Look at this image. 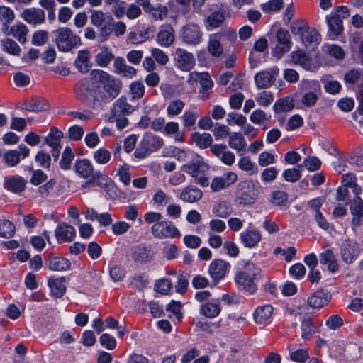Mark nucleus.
Segmentation results:
<instances>
[{
	"label": "nucleus",
	"instance_id": "nucleus-38",
	"mask_svg": "<svg viewBox=\"0 0 363 363\" xmlns=\"http://www.w3.org/2000/svg\"><path fill=\"white\" fill-rule=\"evenodd\" d=\"M228 145L238 152H244L246 150L247 144L243 135L240 133L234 132L229 136Z\"/></svg>",
	"mask_w": 363,
	"mask_h": 363
},
{
	"label": "nucleus",
	"instance_id": "nucleus-26",
	"mask_svg": "<svg viewBox=\"0 0 363 363\" xmlns=\"http://www.w3.org/2000/svg\"><path fill=\"white\" fill-rule=\"evenodd\" d=\"M75 233L74 228L65 223H60L55 230L56 239L60 243L71 242L75 237Z\"/></svg>",
	"mask_w": 363,
	"mask_h": 363
},
{
	"label": "nucleus",
	"instance_id": "nucleus-11",
	"mask_svg": "<svg viewBox=\"0 0 363 363\" xmlns=\"http://www.w3.org/2000/svg\"><path fill=\"white\" fill-rule=\"evenodd\" d=\"M257 190L255 184L251 181L240 182L236 191V201L243 206L255 203L257 198Z\"/></svg>",
	"mask_w": 363,
	"mask_h": 363
},
{
	"label": "nucleus",
	"instance_id": "nucleus-34",
	"mask_svg": "<svg viewBox=\"0 0 363 363\" xmlns=\"http://www.w3.org/2000/svg\"><path fill=\"white\" fill-rule=\"evenodd\" d=\"M220 35V33L211 35L208 42V51L215 57H220L223 52V45L218 38Z\"/></svg>",
	"mask_w": 363,
	"mask_h": 363
},
{
	"label": "nucleus",
	"instance_id": "nucleus-31",
	"mask_svg": "<svg viewBox=\"0 0 363 363\" xmlns=\"http://www.w3.org/2000/svg\"><path fill=\"white\" fill-rule=\"evenodd\" d=\"M90 59L91 54L89 50H82L78 52L74 64L80 72L86 73L89 71L91 67Z\"/></svg>",
	"mask_w": 363,
	"mask_h": 363
},
{
	"label": "nucleus",
	"instance_id": "nucleus-4",
	"mask_svg": "<svg viewBox=\"0 0 363 363\" xmlns=\"http://www.w3.org/2000/svg\"><path fill=\"white\" fill-rule=\"evenodd\" d=\"M291 33L298 36L306 49L314 50L321 42V35L313 27H310L307 21L296 19L290 26Z\"/></svg>",
	"mask_w": 363,
	"mask_h": 363
},
{
	"label": "nucleus",
	"instance_id": "nucleus-59",
	"mask_svg": "<svg viewBox=\"0 0 363 363\" xmlns=\"http://www.w3.org/2000/svg\"><path fill=\"white\" fill-rule=\"evenodd\" d=\"M291 60L294 64L306 67L309 65V59L302 50L294 51L291 53Z\"/></svg>",
	"mask_w": 363,
	"mask_h": 363
},
{
	"label": "nucleus",
	"instance_id": "nucleus-19",
	"mask_svg": "<svg viewBox=\"0 0 363 363\" xmlns=\"http://www.w3.org/2000/svg\"><path fill=\"white\" fill-rule=\"evenodd\" d=\"M175 40V32L170 25H164L160 27L157 34L156 41L159 45L164 48H169Z\"/></svg>",
	"mask_w": 363,
	"mask_h": 363
},
{
	"label": "nucleus",
	"instance_id": "nucleus-52",
	"mask_svg": "<svg viewBox=\"0 0 363 363\" xmlns=\"http://www.w3.org/2000/svg\"><path fill=\"white\" fill-rule=\"evenodd\" d=\"M238 166L241 170L247 172L249 175L255 174L258 172L257 167L248 157H241L238 161Z\"/></svg>",
	"mask_w": 363,
	"mask_h": 363
},
{
	"label": "nucleus",
	"instance_id": "nucleus-13",
	"mask_svg": "<svg viewBox=\"0 0 363 363\" xmlns=\"http://www.w3.org/2000/svg\"><path fill=\"white\" fill-rule=\"evenodd\" d=\"M175 67L183 71H191L196 65V59L192 52L182 48H176L173 54Z\"/></svg>",
	"mask_w": 363,
	"mask_h": 363
},
{
	"label": "nucleus",
	"instance_id": "nucleus-60",
	"mask_svg": "<svg viewBox=\"0 0 363 363\" xmlns=\"http://www.w3.org/2000/svg\"><path fill=\"white\" fill-rule=\"evenodd\" d=\"M4 160L9 167H15L21 161L20 153L18 150H9L4 153Z\"/></svg>",
	"mask_w": 363,
	"mask_h": 363
},
{
	"label": "nucleus",
	"instance_id": "nucleus-50",
	"mask_svg": "<svg viewBox=\"0 0 363 363\" xmlns=\"http://www.w3.org/2000/svg\"><path fill=\"white\" fill-rule=\"evenodd\" d=\"M112 20L111 16H106L101 10H93L91 11L90 21L93 26L101 27L106 21V19Z\"/></svg>",
	"mask_w": 363,
	"mask_h": 363
},
{
	"label": "nucleus",
	"instance_id": "nucleus-58",
	"mask_svg": "<svg viewBox=\"0 0 363 363\" xmlns=\"http://www.w3.org/2000/svg\"><path fill=\"white\" fill-rule=\"evenodd\" d=\"M255 100L260 106L267 107L272 103L274 95L270 91H262L257 94Z\"/></svg>",
	"mask_w": 363,
	"mask_h": 363
},
{
	"label": "nucleus",
	"instance_id": "nucleus-64",
	"mask_svg": "<svg viewBox=\"0 0 363 363\" xmlns=\"http://www.w3.org/2000/svg\"><path fill=\"white\" fill-rule=\"evenodd\" d=\"M271 202L278 206H284L288 202V194L283 191H275L272 193Z\"/></svg>",
	"mask_w": 363,
	"mask_h": 363
},
{
	"label": "nucleus",
	"instance_id": "nucleus-21",
	"mask_svg": "<svg viewBox=\"0 0 363 363\" xmlns=\"http://www.w3.org/2000/svg\"><path fill=\"white\" fill-rule=\"evenodd\" d=\"M203 196L201 189L194 185H189L182 189L179 198L184 203H194L199 201Z\"/></svg>",
	"mask_w": 363,
	"mask_h": 363
},
{
	"label": "nucleus",
	"instance_id": "nucleus-14",
	"mask_svg": "<svg viewBox=\"0 0 363 363\" xmlns=\"http://www.w3.org/2000/svg\"><path fill=\"white\" fill-rule=\"evenodd\" d=\"M340 252L342 260L345 263L352 264L359 255L360 248L356 241L346 239L340 245Z\"/></svg>",
	"mask_w": 363,
	"mask_h": 363
},
{
	"label": "nucleus",
	"instance_id": "nucleus-51",
	"mask_svg": "<svg viewBox=\"0 0 363 363\" xmlns=\"http://www.w3.org/2000/svg\"><path fill=\"white\" fill-rule=\"evenodd\" d=\"M348 157L350 164L363 167V145H359L351 150Z\"/></svg>",
	"mask_w": 363,
	"mask_h": 363
},
{
	"label": "nucleus",
	"instance_id": "nucleus-8",
	"mask_svg": "<svg viewBox=\"0 0 363 363\" xmlns=\"http://www.w3.org/2000/svg\"><path fill=\"white\" fill-rule=\"evenodd\" d=\"M55 43L60 51L69 52L82 44L79 35L67 27L57 29L55 32Z\"/></svg>",
	"mask_w": 363,
	"mask_h": 363
},
{
	"label": "nucleus",
	"instance_id": "nucleus-16",
	"mask_svg": "<svg viewBox=\"0 0 363 363\" xmlns=\"http://www.w3.org/2000/svg\"><path fill=\"white\" fill-rule=\"evenodd\" d=\"M187 83L190 85H194L197 82H199L201 89L199 92L204 94L211 89L213 86V82L208 72H192L188 75Z\"/></svg>",
	"mask_w": 363,
	"mask_h": 363
},
{
	"label": "nucleus",
	"instance_id": "nucleus-22",
	"mask_svg": "<svg viewBox=\"0 0 363 363\" xmlns=\"http://www.w3.org/2000/svg\"><path fill=\"white\" fill-rule=\"evenodd\" d=\"M230 267V264L220 259L213 260L208 269V272L211 278L215 280H220L223 279L228 273Z\"/></svg>",
	"mask_w": 363,
	"mask_h": 363
},
{
	"label": "nucleus",
	"instance_id": "nucleus-1",
	"mask_svg": "<svg viewBox=\"0 0 363 363\" xmlns=\"http://www.w3.org/2000/svg\"><path fill=\"white\" fill-rule=\"evenodd\" d=\"M262 269L250 261L241 260L235 275L236 284L250 294L256 292V281L261 277Z\"/></svg>",
	"mask_w": 363,
	"mask_h": 363
},
{
	"label": "nucleus",
	"instance_id": "nucleus-57",
	"mask_svg": "<svg viewBox=\"0 0 363 363\" xmlns=\"http://www.w3.org/2000/svg\"><path fill=\"white\" fill-rule=\"evenodd\" d=\"M323 50L336 59H343L345 57V52L342 48L335 44H325L323 46Z\"/></svg>",
	"mask_w": 363,
	"mask_h": 363
},
{
	"label": "nucleus",
	"instance_id": "nucleus-29",
	"mask_svg": "<svg viewBox=\"0 0 363 363\" xmlns=\"http://www.w3.org/2000/svg\"><path fill=\"white\" fill-rule=\"evenodd\" d=\"M221 311L220 301L218 299H211L201 305L200 313L206 318H213Z\"/></svg>",
	"mask_w": 363,
	"mask_h": 363
},
{
	"label": "nucleus",
	"instance_id": "nucleus-2",
	"mask_svg": "<svg viewBox=\"0 0 363 363\" xmlns=\"http://www.w3.org/2000/svg\"><path fill=\"white\" fill-rule=\"evenodd\" d=\"M77 97L94 109H101L106 104V96L100 86L91 83L88 79L80 80L75 86Z\"/></svg>",
	"mask_w": 363,
	"mask_h": 363
},
{
	"label": "nucleus",
	"instance_id": "nucleus-24",
	"mask_svg": "<svg viewBox=\"0 0 363 363\" xmlns=\"http://www.w3.org/2000/svg\"><path fill=\"white\" fill-rule=\"evenodd\" d=\"M350 210L352 215V227L359 226L363 220V200L359 196H355L350 202Z\"/></svg>",
	"mask_w": 363,
	"mask_h": 363
},
{
	"label": "nucleus",
	"instance_id": "nucleus-40",
	"mask_svg": "<svg viewBox=\"0 0 363 363\" xmlns=\"http://www.w3.org/2000/svg\"><path fill=\"white\" fill-rule=\"evenodd\" d=\"M132 256L135 262L140 263L150 262L152 257L151 250L144 245H138L134 247Z\"/></svg>",
	"mask_w": 363,
	"mask_h": 363
},
{
	"label": "nucleus",
	"instance_id": "nucleus-45",
	"mask_svg": "<svg viewBox=\"0 0 363 363\" xmlns=\"http://www.w3.org/2000/svg\"><path fill=\"white\" fill-rule=\"evenodd\" d=\"M284 7L283 0H268L260 4V9L265 14L278 13Z\"/></svg>",
	"mask_w": 363,
	"mask_h": 363
},
{
	"label": "nucleus",
	"instance_id": "nucleus-20",
	"mask_svg": "<svg viewBox=\"0 0 363 363\" xmlns=\"http://www.w3.org/2000/svg\"><path fill=\"white\" fill-rule=\"evenodd\" d=\"M211 150L216 157L227 166H232L235 162V154L228 150L225 145L216 144L211 145Z\"/></svg>",
	"mask_w": 363,
	"mask_h": 363
},
{
	"label": "nucleus",
	"instance_id": "nucleus-55",
	"mask_svg": "<svg viewBox=\"0 0 363 363\" xmlns=\"http://www.w3.org/2000/svg\"><path fill=\"white\" fill-rule=\"evenodd\" d=\"M322 162L319 158L315 156H308L306 157L302 164L298 165L299 168L306 167L309 172H315L320 169Z\"/></svg>",
	"mask_w": 363,
	"mask_h": 363
},
{
	"label": "nucleus",
	"instance_id": "nucleus-32",
	"mask_svg": "<svg viewBox=\"0 0 363 363\" xmlns=\"http://www.w3.org/2000/svg\"><path fill=\"white\" fill-rule=\"evenodd\" d=\"M319 325L314 323L311 318H304L301 322V337L304 340H309L319 331Z\"/></svg>",
	"mask_w": 363,
	"mask_h": 363
},
{
	"label": "nucleus",
	"instance_id": "nucleus-28",
	"mask_svg": "<svg viewBox=\"0 0 363 363\" xmlns=\"http://www.w3.org/2000/svg\"><path fill=\"white\" fill-rule=\"evenodd\" d=\"M326 22L329 28L328 32L329 38L335 40L343 31L342 21L330 13L326 16Z\"/></svg>",
	"mask_w": 363,
	"mask_h": 363
},
{
	"label": "nucleus",
	"instance_id": "nucleus-44",
	"mask_svg": "<svg viewBox=\"0 0 363 363\" xmlns=\"http://www.w3.org/2000/svg\"><path fill=\"white\" fill-rule=\"evenodd\" d=\"M212 212L217 217L226 218L233 213V208L229 202L223 201L213 205Z\"/></svg>",
	"mask_w": 363,
	"mask_h": 363
},
{
	"label": "nucleus",
	"instance_id": "nucleus-46",
	"mask_svg": "<svg viewBox=\"0 0 363 363\" xmlns=\"http://www.w3.org/2000/svg\"><path fill=\"white\" fill-rule=\"evenodd\" d=\"M48 266L52 271H64L70 267V262L66 258L55 257L49 259Z\"/></svg>",
	"mask_w": 363,
	"mask_h": 363
},
{
	"label": "nucleus",
	"instance_id": "nucleus-10",
	"mask_svg": "<svg viewBox=\"0 0 363 363\" xmlns=\"http://www.w3.org/2000/svg\"><path fill=\"white\" fill-rule=\"evenodd\" d=\"M179 36L185 45L196 46L202 42L203 33L198 24L188 23L181 28Z\"/></svg>",
	"mask_w": 363,
	"mask_h": 363
},
{
	"label": "nucleus",
	"instance_id": "nucleus-56",
	"mask_svg": "<svg viewBox=\"0 0 363 363\" xmlns=\"http://www.w3.org/2000/svg\"><path fill=\"white\" fill-rule=\"evenodd\" d=\"M185 104L181 99L172 101L167 107V113L169 116H176L179 115L184 108Z\"/></svg>",
	"mask_w": 363,
	"mask_h": 363
},
{
	"label": "nucleus",
	"instance_id": "nucleus-27",
	"mask_svg": "<svg viewBox=\"0 0 363 363\" xmlns=\"http://www.w3.org/2000/svg\"><path fill=\"white\" fill-rule=\"evenodd\" d=\"M240 238L245 247L252 248L260 242L262 235L258 230L247 228L240 233Z\"/></svg>",
	"mask_w": 363,
	"mask_h": 363
},
{
	"label": "nucleus",
	"instance_id": "nucleus-30",
	"mask_svg": "<svg viewBox=\"0 0 363 363\" xmlns=\"http://www.w3.org/2000/svg\"><path fill=\"white\" fill-rule=\"evenodd\" d=\"M225 13L220 11H216L207 16L203 22L207 30H212L222 26L225 21Z\"/></svg>",
	"mask_w": 363,
	"mask_h": 363
},
{
	"label": "nucleus",
	"instance_id": "nucleus-6",
	"mask_svg": "<svg viewBox=\"0 0 363 363\" xmlns=\"http://www.w3.org/2000/svg\"><path fill=\"white\" fill-rule=\"evenodd\" d=\"M321 94L319 83L315 81H302L299 84L298 91L294 98L297 103H300L307 108L315 105Z\"/></svg>",
	"mask_w": 363,
	"mask_h": 363
},
{
	"label": "nucleus",
	"instance_id": "nucleus-54",
	"mask_svg": "<svg viewBox=\"0 0 363 363\" xmlns=\"http://www.w3.org/2000/svg\"><path fill=\"white\" fill-rule=\"evenodd\" d=\"M74 158V155L69 146H67L64 150L62 158L60 161V167L64 170L69 169L72 162Z\"/></svg>",
	"mask_w": 363,
	"mask_h": 363
},
{
	"label": "nucleus",
	"instance_id": "nucleus-39",
	"mask_svg": "<svg viewBox=\"0 0 363 363\" xmlns=\"http://www.w3.org/2000/svg\"><path fill=\"white\" fill-rule=\"evenodd\" d=\"M320 262L322 264H327L328 269L330 272H335L338 269L337 259L331 250H326L319 255Z\"/></svg>",
	"mask_w": 363,
	"mask_h": 363
},
{
	"label": "nucleus",
	"instance_id": "nucleus-18",
	"mask_svg": "<svg viewBox=\"0 0 363 363\" xmlns=\"http://www.w3.org/2000/svg\"><path fill=\"white\" fill-rule=\"evenodd\" d=\"M21 17L27 23L35 26L45 21V13L38 8L31 7L24 9L21 13Z\"/></svg>",
	"mask_w": 363,
	"mask_h": 363
},
{
	"label": "nucleus",
	"instance_id": "nucleus-33",
	"mask_svg": "<svg viewBox=\"0 0 363 363\" xmlns=\"http://www.w3.org/2000/svg\"><path fill=\"white\" fill-rule=\"evenodd\" d=\"M273 308L271 305H264L258 307L254 313V319L257 323L265 324L272 318Z\"/></svg>",
	"mask_w": 363,
	"mask_h": 363
},
{
	"label": "nucleus",
	"instance_id": "nucleus-42",
	"mask_svg": "<svg viewBox=\"0 0 363 363\" xmlns=\"http://www.w3.org/2000/svg\"><path fill=\"white\" fill-rule=\"evenodd\" d=\"M114 59V55L106 47H101L100 51L95 56V62L97 65L106 67Z\"/></svg>",
	"mask_w": 363,
	"mask_h": 363
},
{
	"label": "nucleus",
	"instance_id": "nucleus-48",
	"mask_svg": "<svg viewBox=\"0 0 363 363\" xmlns=\"http://www.w3.org/2000/svg\"><path fill=\"white\" fill-rule=\"evenodd\" d=\"M16 233L15 225L9 220H0V237L11 238Z\"/></svg>",
	"mask_w": 363,
	"mask_h": 363
},
{
	"label": "nucleus",
	"instance_id": "nucleus-15",
	"mask_svg": "<svg viewBox=\"0 0 363 363\" xmlns=\"http://www.w3.org/2000/svg\"><path fill=\"white\" fill-rule=\"evenodd\" d=\"M279 72V69L276 66L257 72L254 77L257 88L261 89L270 87L275 82Z\"/></svg>",
	"mask_w": 363,
	"mask_h": 363
},
{
	"label": "nucleus",
	"instance_id": "nucleus-43",
	"mask_svg": "<svg viewBox=\"0 0 363 363\" xmlns=\"http://www.w3.org/2000/svg\"><path fill=\"white\" fill-rule=\"evenodd\" d=\"M28 28L23 23H18L11 27L8 35L16 38L21 43L26 41V35L28 33Z\"/></svg>",
	"mask_w": 363,
	"mask_h": 363
},
{
	"label": "nucleus",
	"instance_id": "nucleus-41",
	"mask_svg": "<svg viewBox=\"0 0 363 363\" xmlns=\"http://www.w3.org/2000/svg\"><path fill=\"white\" fill-rule=\"evenodd\" d=\"M63 137V133L56 127H52L50 133L45 137V141L48 145L52 148L62 147L61 139Z\"/></svg>",
	"mask_w": 363,
	"mask_h": 363
},
{
	"label": "nucleus",
	"instance_id": "nucleus-35",
	"mask_svg": "<svg viewBox=\"0 0 363 363\" xmlns=\"http://www.w3.org/2000/svg\"><path fill=\"white\" fill-rule=\"evenodd\" d=\"M190 153H194V152H186L185 150L180 149L174 146H169L163 151V155L164 157H170L177 159L180 162H186L190 159Z\"/></svg>",
	"mask_w": 363,
	"mask_h": 363
},
{
	"label": "nucleus",
	"instance_id": "nucleus-23",
	"mask_svg": "<svg viewBox=\"0 0 363 363\" xmlns=\"http://www.w3.org/2000/svg\"><path fill=\"white\" fill-rule=\"evenodd\" d=\"M330 299L331 294L329 291L318 290L308 298L307 303L312 308L319 309L327 305Z\"/></svg>",
	"mask_w": 363,
	"mask_h": 363
},
{
	"label": "nucleus",
	"instance_id": "nucleus-5",
	"mask_svg": "<svg viewBox=\"0 0 363 363\" xmlns=\"http://www.w3.org/2000/svg\"><path fill=\"white\" fill-rule=\"evenodd\" d=\"M188 162L183 164L181 169L194 179V182L203 187L209 184L207 173L209 166L205 162L203 158L196 153H190Z\"/></svg>",
	"mask_w": 363,
	"mask_h": 363
},
{
	"label": "nucleus",
	"instance_id": "nucleus-63",
	"mask_svg": "<svg viewBox=\"0 0 363 363\" xmlns=\"http://www.w3.org/2000/svg\"><path fill=\"white\" fill-rule=\"evenodd\" d=\"M282 176L288 182H296L301 177V171L298 168H289L283 172Z\"/></svg>",
	"mask_w": 363,
	"mask_h": 363
},
{
	"label": "nucleus",
	"instance_id": "nucleus-53",
	"mask_svg": "<svg viewBox=\"0 0 363 363\" xmlns=\"http://www.w3.org/2000/svg\"><path fill=\"white\" fill-rule=\"evenodd\" d=\"M93 158L99 164H106L111 159V152L106 148L101 147L93 152Z\"/></svg>",
	"mask_w": 363,
	"mask_h": 363
},
{
	"label": "nucleus",
	"instance_id": "nucleus-49",
	"mask_svg": "<svg viewBox=\"0 0 363 363\" xmlns=\"http://www.w3.org/2000/svg\"><path fill=\"white\" fill-rule=\"evenodd\" d=\"M325 91L330 94H337L341 90V84L338 81L333 80L329 77H324L321 79Z\"/></svg>",
	"mask_w": 363,
	"mask_h": 363
},
{
	"label": "nucleus",
	"instance_id": "nucleus-7",
	"mask_svg": "<svg viewBox=\"0 0 363 363\" xmlns=\"http://www.w3.org/2000/svg\"><path fill=\"white\" fill-rule=\"evenodd\" d=\"M91 75L95 82L101 85L106 93V99L108 98L111 100L119 94L121 89V82L119 79L101 69L92 70Z\"/></svg>",
	"mask_w": 363,
	"mask_h": 363
},
{
	"label": "nucleus",
	"instance_id": "nucleus-37",
	"mask_svg": "<svg viewBox=\"0 0 363 363\" xmlns=\"http://www.w3.org/2000/svg\"><path fill=\"white\" fill-rule=\"evenodd\" d=\"M65 277L55 279L50 278L48 279V286L51 289V294L55 298L62 297L66 291V286L64 285Z\"/></svg>",
	"mask_w": 363,
	"mask_h": 363
},
{
	"label": "nucleus",
	"instance_id": "nucleus-12",
	"mask_svg": "<svg viewBox=\"0 0 363 363\" xmlns=\"http://www.w3.org/2000/svg\"><path fill=\"white\" fill-rule=\"evenodd\" d=\"M153 236L157 239L177 238L181 232L174 224L168 220H162L155 223L151 228Z\"/></svg>",
	"mask_w": 363,
	"mask_h": 363
},
{
	"label": "nucleus",
	"instance_id": "nucleus-3",
	"mask_svg": "<svg viewBox=\"0 0 363 363\" xmlns=\"http://www.w3.org/2000/svg\"><path fill=\"white\" fill-rule=\"evenodd\" d=\"M76 174L83 179H91V182L106 189L113 185L112 180L100 170H95L92 162L87 158L78 159L74 166Z\"/></svg>",
	"mask_w": 363,
	"mask_h": 363
},
{
	"label": "nucleus",
	"instance_id": "nucleus-36",
	"mask_svg": "<svg viewBox=\"0 0 363 363\" xmlns=\"http://www.w3.org/2000/svg\"><path fill=\"white\" fill-rule=\"evenodd\" d=\"M134 111L132 105L127 102L125 99L119 98L113 104L112 113L113 116L130 114Z\"/></svg>",
	"mask_w": 363,
	"mask_h": 363
},
{
	"label": "nucleus",
	"instance_id": "nucleus-47",
	"mask_svg": "<svg viewBox=\"0 0 363 363\" xmlns=\"http://www.w3.org/2000/svg\"><path fill=\"white\" fill-rule=\"evenodd\" d=\"M194 142L200 148L205 149L211 146L213 143V138L211 134L204 133H195L192 135Z\"/></svg>",
	"mask_w": 363,
	"mask_h": 363
},
{
	"label": "nucleus",
	"instance_id": "nucleus-17",
	"mask_svg": "<svg viewBox=\"0 0 363 363\" xmlns=\"http://www.w3.org/2000/svg\"><path fill=\"white\" fill-rule=\"evenodd\" d=\"M238 180V175L233 172H227L220 176L215 177L211 183V189L213 192H218L227 189Z\"/></svg>",
	"mask_w": 363,
	"mask_h": 363
},
{
	"label": "nucleus",
	"instance_id": "nucleus-25",
	"mask_svg": "<svg viewBox=\"0 0 363 363\" xmlns=\"http://www.w3.org/2000/svg\"><path fill=\"white\" fill-rule=\"evenodd\" d=\"M25 179L18 175L9 176L4 178V188L13 193L20 194L26 189Z\"/></svg>",
	"mask_w": 363,
	"mask_h": 363
},
{
	"label": "nucleus",
	"instance_id": "nucleus-62",
	"mask_svg": "<svg viewBox=\"0 0 363 363\" xmlns=\"http://www.w3.org/2000/svg\"><path fill=\"white\" fill-rule=\"evenodd\" d=\"M290 359L298 363H304L308 358V349H297L289 353Z\"/></svg>",
	"mask_w": 363,
	"mask_h": 363
},
{
	"label": "nucleus",
	"instance_id": "nucleus-9",
	"mask_svg": "<svg viewBox=\"0 0 363 363\" xmlns=\"http://www.w3.org/2000/svg\"><path fill=\"white\" fill-rule=\"evenodd\" d=\"M163 145L164 140L160 137L151 133L145 134L134 152V156L137 159H144Z\"/></svg>",
	"mask_w": 363,
	"mask_h": 363
},
{
	"label": "nucleus",
	"instance_id": "nucleus-61",
	"mask_svg": "<svg viewBox=\"0 0 363 363\" xmlns=\"http://www.w3.org/2000/svg\"><path fill=\"white\" fill-rule=\"evenodd\" d=\"M271 116H267V113L261 110L257 109L254 111L250 116V120L255 124H262L269 121Z\"/></svg>",
	"mask_w": 363,
	"mask_h": 363
}]
</instances>
